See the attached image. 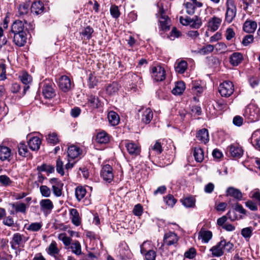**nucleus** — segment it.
<instances>
[{
  "label": "nucleus",
  "mask_w": 260,
  "mask_h": 260,
  "mask_svg": "<svg viewBox=\"0 0 260 260\" xmlns=\"http://www.w3.org/2000/svg\"><path fill=\"white\" fill-rule=\"evenodd\" d=\"M243 115L249 122L257 121L260 119V109L255 105L250 104L245 108Z\"/></svg>",
  "instance_id": "f257e3e1"
},
{
  "label": "nucleus",
  "mask_w": 260,
  "mask_h": 260,
  "mask_svg": "<svg viewBox=\"0 0 260 260\" xmlns=\"http://www.w3.org/2000/svg\"><path fill=\"white\" fill-rule=\"evenodd\" d=\"M225 7V21L230 23L235 19L237 15V9L234 0H226Z\"/></svg>",
  "instance_id": "f03ea898"
},
{
  "label": "nucleus",
  "mask_w": 260,
  "mask_h": 260,
  "mask_svg": "<svg viewBox=\"0 0 260 260\" xmlns=\"http://www.w3.org/2000/svg\"><path fill=\"white\" fill-rule=\"evenodd\" d=\"M150 73L152 77L156 81H162L166 78V71L165 69L159 66H152L150 68Z\"/></svg>",
  "instance_id": "7ed1b4c3"
},
{
  "label": "nucleus",
  "mask_w": 260,
  "mask_h": 260,
  "mask_svg": "<svg viewBox=\"0 0 260 260\" xmlns=\"http://www.w3.org/2000/svg\"><path fill=\"white\" fill-rule=\"evenodd\" d=\"M218 91L222 96H230L234 91V86L233 82L230 81H224L220 84Z\"/></svg>",
  "instance_id": "20e7f679"
},
{
  "label": "nucleus",
  "mask_w": 260,
  "mask_h": 260,
  "mask_svg": "<svg viewBox=\"0 0 260 260\" xmlns=\"http://www.w3.org/2000/svg\"><path fill=\"white\" fill-rule=\"evenodd\" d=\"M27 240V239L20 233H15L10 242L11 247L12 249L16 250L19 247H23Z\"/></svg>",
  "instance_id": "39448f33"
},
{
  "label": "nucleus",
  "mask_w": 260,
  "mask_h": 260,
  "mask_svg": "<svg viewBox=\"0 0 260 260\" xmlns=\"http://www.w3.org/2000/svg\"><path fill=\"white\" fill-rule=\"evenodd\" d=\"M42 84L43 85L42 93L46 99H51L55 96L53 83L49 80H45Z\"/></svg>",
  "instance_id": "423d86ee"
},
{
  "label": "nucleus",
  "mask_w": 260,
  "mask_h": 260,
  "mask_svg": "<svg viewBox=\"0 0 260 260\" xmlns=\"http://www.w3.org/2000/svg\"><path fill=\"white\" fill-rule=\"evenodd\" d=\"M101 176L105 181L110 182L114 178V174L112 167L108 165H104L101 171Z\"/></svg>",
  "instance_id": "0eeeda50"
},
{
  "label": "nucleus",
  "mask_w": 260,
  "mask_h": 260,
  "mask_svg": "<svg viewBox=\"0 0 260 260\" xmlns=\"http://www.w3.org/2000/svg\"><path fill=\"white\" fill-rule=\"evenodd\" d=\"M125 146L128 153L133 156H137L141 152V147L138 144L129 141H126Z\"/></svg>",
  "instance_id": "6e6552de"
},
{
  "label": "nucleus",
  "mask_w": 260,
  "mask_h": 260,
  "mask_svg": "<svg viewBox=\"0 0 260 260\" xmlns=\"http://www.w3.org/2000/svg\"><path fill=\"white\" fill-rule=\"evenodd\" d=\"M46 251L48 254L54 257L55 260H61L60 257L58 256L60 250L57 247V244L55 241H52L46 249Z\"/></svg>",
  "instance_id": "1a4fd4ad"
},
{
  "label": "nucleus",
  "mask_w": 260,
  "mask_h": 260,
  "mask_svg": "<svg viewBox=\"0 0 260 260\" xmlns=\"http://www.w3.org/2000/svg\"><path fill=\"white\" fill-rule=\"evenodd\" d=\"M58 86L63 92L69 91L72 87L70 79L65 75L61 76L59 79Z\"/></svg>",
  "instance_id": "9d476101"
},
{
  "label": "nucleus",
  "mask_w": 260,
  "mask_h": 260,
  "mask_svg": "<svg viewBox=\"0 0 260 260\" xmlns=\"http://www.w3.org/2000/svg\"><path fill=\"white\" fill-rule=\"evenodd\" d=\"M159 13L160 15L159 18L160 27L162 30L166 31L169 29L170 19L168 17L165 15L162 8L160 9Z\"/></svg>",
  "instance_id": "9b49d317"
},
{
  "label": "nucleus",
  "mask_w": 260,
  "mask_h": 260,
  "mask_svg": "<svg viewBox=\"0 0 260 260\" xmlns=\"http://www.w3.org/2000/svg\"><path fill=\"white\" fill-rule=\"evenodd\" d=\"M27 23V20L25 18L24 21L20 20H15L11 25V31L13 34L25 32L24 24Z\"/></svg>",
  "instance_id": "f8f14e48"
},
{
  "label": "nucleus",
  "mask_w": 260,
  "mask_h": 260,
  "mask_svg": "<svg viewBox=\"0 0 260 260\" xmlns=\"http://www.w3.org/2000/svg\"><path fill=\"white\" fill-rule=\"evenodd\" d=\"M13 42L19 47L23 46L26 42L27 37L25 32L13 34Z\"/></svg>",
  "instance_id": "ddd939ff"
},
{
  "label": "nucleus",
  "mask_w": 260,
  "mask_h": 260,
  "mask_svg": "<svg viewBox=\"0 0 260 260\" xmlns=\"http://www.w3.org/2000/svg\"><path fill=\"white\" fill-rule=\"evenodd\" d=\"M146 242H143L141 245V253L144 255L145 260H155L156 252L153 250H147L145 247Z\"/></svg>",
  "instance_id": "4468645a"
},
{
  "label": "nucleus",
  "mask_w": 260,
  "mask_h": 260,
  "mask_svg": "<svg viewBox=\"0 0 260 260\" xmlns=\"http://www.w3.org/2000/svg\"><path fill=\"white\" fill-rule=\"evenodd\" d=\"M30 4L28 2L23 3L18 7L17 16L19 17H27L29 12Z\"/></svg>",
  "instance_id": "2eb2a0df"
},
{
  "label": "nucleus",
  "mask_w": 260,
  "mask_h": 260,
  "mask_svg": "<svg viewBox=\"0 0 260 260\" xmlns=\"http://www.w3.org/2000/svg\"><path fill=\"white\" fill-rule=\"evenodd\" d=\"M257 26V23L255 21L247 19L243 24V30L246 33L252 34L255 31Z\"/></svg>",
  "instance_id": "dca6fc26"
},
{
  "label": "nucleus",
  "mask_w": 260,
  "mask_h": 260,
  "mask_svg": "<svg viewBox=\"0 0 260 260\" xmlns=\"http://www.w3.org/2000/svg\"><path fill=\"white\" fill-rule=\"evenodd\" d=\"M178 237L173 232L166 233L164 237V244L168 246H171L176 243L178 241Z\"/></svg>",
  "instance_id": "f3484780"
},
{
  "label": "nucleus",
  "mask_w": 260,
  "mask_h": 260,
  "mask_svg": "<svg viewBox=\"0 0 260 260\" xmlns=\"http://www.w3.org/2000/svg\"><path fill=\"white\" fill-rule=\"evenodd\" d=\"M229 152L231 155L233 157H241L243 153L242 147L237 144L231 145L229 147Z\"/></svg>",
  "instance_id": "a211bd4d"
},
{
  "label": "nucleus",
  "mask_w": 260,
  "mask_h": 260,
  "mask_svg": "<svg viewBox=\"0 0 260 260\" xmlns=\"http://www.w3.org/2000/svg\"><path fill=\"white\" fill-rule=\"evenodd\" d=\"M226 193V196L233 197L237 201L242 200V193L238 189L235 188L233 187H229L227 188Z\"/></svg>",
  "instance_id": "6ab92c4d"
},
{
  "label": "nucleus",
  "mask_w": 260,
  "mask_h": 260,
  "mask_svg": "<svg viewBox=\"0 0 260 260\" xmlns=\"http://www.w3.org/2000/svg\"><path fill=\"white\" fill-rule=\"evenodd\" d=\"M222 19L218 17L213 16L208 21V27L212 31H215L219 27Z\"/></svg>",
  "instance_id": "aec40b11"
},
{
  "label": "nucleus",
  "mask_w": 260,
  "mask_h": 260,
  "mask_svg": "<svg viewBox=\"0 0 260 260\" xmlns=\"http://www.w3.org/2000/svg\"><path fill=\"white\" fill-rule=\"evenodd\" d=\"M243 60V54L240 52H234L230 57V62L233 66H237Z\"/></svg>",
  "instance_id": "412c9836"
},
{
  "label": "nucleus",
  "mask_w": 260,
  "mask_h": 260,
  "mask_svg": "<svg viewBox=\"0 0 260 260\" xmlns=\"http://www.w3.org/2000/svg\"><path fill=\"white\" fill-rule=\"evenodd\" d=\"M67 250H70L72 252L77 256L82 254L81 245L78 240L73 241L70 247H67Z\"/></svg>",
  "instance_id": "4be33fe9"
},
{
  "label": "nucleus",
  "mask_w": 260,
  "mask_h": 260,
  "mask_svg": "<svg viewBox=\"0 0 260 260\" xmlns=\"http://www.w3.org/2000/svg\"><path fill=\"white\" fill-rule=\"evenodd\" d=\"M210 251L211 252L213 257H220L223 255L224 251L222 247V243H220V241L218 242L210 248Z\"/></svg>",
  "instance_id": "5701e85b"
},
{
  "label": "nucleus",
  "mask_w": 260,
  "mask_h": 260,
  "mask_svg": "<svg viewBox=\"0 0 260 260\" xmlns=\"http://www.w3.org/2000/svg\"><path fill=\"white\" fill-rule=\"evenodd\" d=\"M44 10V4L40 1L34 2L30 8V12L36 15L41 14Z\"/></svg>",
  "instance_id": "b1692460"
},
{
  "label": "nucleus",
  "mask_w": 260,
  "mask_h": 260,
  "mask_svg": "<svg viewBox=\"0 0 260 260\" xmlns=\"http://www.w3.org/2000/svg\"><path fill=\"white\" fill-rule=\"evenodd\" d=\"M87 104L91 109H97L101 106L99 98L92 95L88 97Z\"/></svg>",
  "instance_id": "393cba45"
},
{
  "label": "nucleus",
  "mask_w": 260,
  "mask_h": 260,
  "mask_svg": "<svg viewBox=\"0 0 260 260\" xmlns=\"http://www.w3.org/2000/svg\"><path fill=\"white\" fill-rule=\"evenodd\" d=\"M41 144V139L38 137L31 138L28 142L29 148L32 151H37L40 147Z\"/></svg>",
  "instance_id": "a878e982"
},
{
  "label": "nucleus",
  "mask_w": 260,
  "mask_h": 260,
  "mask_svg": "<svg viewBox=\"0 0 260 260\" xmlns=\"http://www.w3.org/2000/svg\"><path fill=\"white\" fill-rule=\"evenodd\" d=\"M107 117L108 121L111 125L116 126L119 124L120 118L116 112L111 111L108 113Z\"/></svg>",
  "instance_id": "bb28decb"
},
{
  "label": "nucleus",
  "mask_w": 260,
  "mask_h": 260,
  "mask_svg": "<svg viewBox=\"0 0 260 260\" xmlns=\"http://www.w3.org/2000/svg\"><path fill=\"white\" fill-rule=\"evenodd\" d=\"M70 214L72 222L76 226H79L81 224V218L77 210L74 208L71 209Z\"/></svg>",
  "instance_id": "cd10ccee"
},
{
  "label": "nucleus",
  "mask_w": 260,
  "mask_h": 260,
  "mask_svg": "<svg viewBox=\"0 0 260 260\" xmlns=\"http://www.w3.org/2000/svg\"><path fill=\"white\" fill-rule=\"evenodd\" d=\"M94 32L93 28L89 25L83 28L80 32V35L82 36V39L84 40H90Z\"/></svg>",
  "instance_id": "c85d7f7f"
},
{
  "label": "nucleus",
  "mask_w": 260,
  "mask_h": 260,
  "mask_svg": "<svg viewBox=\"0 0 260 260\" xmlns=\"http://www.w3.org/2000/svg\"><path fill=\"white\" fill-rule=\"evenodd\" d=\"M251 142L256 149L260 150V129L253 132L251 137Z\"/></svg>",
  "instance_id": "c756f323"
},
{
  "label": "nucleus",
  "mask_w": 260,
  "mask_h": 260,
  "mask_svg": "<svg viewBox=\"0 0 260 260\" xmlns=\"http://www.w3.org/2000/svg\"><path fill=\"white\" fill-rule=\"evenodd\" d=\"M196 137L198 140L206 144L209 140L208 130L206 128L200 129L197 132Z\"/></svg>",
  "instance_id": "7c9ffc66"
},
{
  "label": "nucleus",
  "mask_w": 260,
  "mask_h": 260,
  "mask_svg": "<svg viewBox=\"0 0 260 260\" xmlns=\"http://www.w3.org/2000/svg\"><path fill=\"white\" fill-rule=\"evenodd\" d=\"M41 209L44 212H50L53 208L52 202L49 199H43L40 202Z\"/></svg>",
  "instance_id": "2f4dec72"
},
{
  "label": "nucleus",
  "mask_w": 260,
  "mask_h": 260,
  "mask_svg": "<svg viewBox=\"0 0 260 260\" xmlns=\"http://www.w3.org/2000/svg\"><path fill=\"white\" fill-rule=\"evenodd\" d=\"M212 237V233L210 231H206L202 229L199 233V239H202L205 243H208Z\"/></svg>",
  "instance_id": "473e14b6"
},
{
  "label": "nucleus",
  "mask_w": 260,
  "mask_h": 260,
  "mask_svg": "<svg viewBox=\"0 0 260 260\" xmlns=\"http://www.w3.org/2000/svg\"><path fill=\"white\" fill-rule=\"evenodd\" d=\"M11 149L6 146H0V159L4 161L9 160L11 156Z\"/></svg>",
  "instance_id": "72a5a7b5"
},
{
  "label": "nucleus",
  "mask_w": 260,
  "mask_h": 260,
  "mask_svg": "<svg viewBox=\"0 0 260 260\" xmlns=\"http://www.w3.org/2000/svg\"><path fill=\"white\" fill-rule=\"evenodd\" d=\"M81 153V150L80 148L76 146L72 145L68 148V156L72 159L77 157Z\"/></svg>",
  "instance_id": "f704fd0d"
},
{
  "label": "nucleus",
  "mask_w": 260,
  "mask_h": 260,
  "mask_svg": "<svg viewBox=\"0 0 260 260\" xmlns=\"http://www.w3.org/2000/svg\"><path fill=\"white\" fill-rule=\"evenodd\" d=\"M96 140L99 143L107 144L110 141V136L106 132L102 131L97 134Z\"/></svg>",
  "instance_id": "c9c22d12"
},
{
  "label": "nucleus",
  "mask_w": 260,
  "mask_h": 260,
  "mask_svg": "<svg viewBox=\"0 0 260 260\" xmlns=\"http://www.w3.org/2000/svg\"><path fill=\"white\" fill-rule=\"evenodd\" d=\"M185 89V83L183 81H178L176 83L175 87L172 89V93L175 95L182 94Z\"/></svg>",
  "instance_id": "e433bc0d"
},
{
  "label": "nucleus",
  "mask_w": 260,
  "mask_h": 260,
  "mask_svg": "<svg viewBox=\"0 0 260 260\" xmlns=\"http://www.w3.org/2000/svg\"><path fill=\"white\" fill-rule=\"evenodd\" d=\"M153 118V113L150 108H147L142 116V121L145 123L148 124L150 122Z\"/></svg>",
  "instance_id": "4c0bfd02"
},
{
  "label": "nucleus",
  "mask_w": 260,
  "mask_h": 260,
  "mask_svg": "<svg viewBox=\"0 0 260 260\" xmlns=\"http://www.w3.org/2000/svg\"><path fill=\"white\" fill-rule=\"evenodd\" d=\"M162 147L161 143L159 140L155 141L154 145L151 146L149 150V154H150L153 152L157 154H159L162 152Z\"/></svg>",
  "instance_id": "58836bf2"
},
{
  "label": "nucleus",
  "mask_w": 260,
  "mask_h": 260,
  "mask_svg": "<svg viewBox=\"0 0 260 260\" xmlns=\"http://www.w3.org/2000/svg\"><path fill=\"white\" fill-rule=\"evenodd\" d=\"M182 204L187 208L195 207L196 199L193 197H187L181 200Z\"/></svg>",
  "instance_id": "ea45409f"
},
{
  "label": "nucleus",
  "mask_w": 260,
  "mask_h": 260,
  "mask_svg": "<svg viewBox=\"0 0 260 260\" xmlns=\"http://www.w3.org/2000/svg\"><path fill=\"white\" fill-rule=\"evenodd\" d=\"M193 156L197 162H202L204 158L203 150L200 147H195L193 151Z\"/></svg>",
  "instance_id": "a19ab883"
},
{
  "label": "nucleus",
  "mask_w": 260,
  "mask_h": 260,
  "mask_svg": "<svg viewBox=\"0 0 260 260\" xmlns=\"http://www.w3.org/2000/svg\"><path fill=\"white\" fill-rule=\"evenodd\" d=\"M187 67L186 61L181 60L176 62L175 66V69L176 72L179 74H183L186 71Z\"/></svg>",
  "instance_id": "79ce46f5"
},
{
  "label": "nucleus",
  "mask_w": 260,
  "mask_h": 260,
  "mask_svg": "<svg viewBox=\"0 0 260 260\" xmlns=\"http://www.w3.org/2000/svg\"><path fill=\"white\" fill-rule=\"evenodd\" d=\"M58 238L59 240L61 241L67 249V247H70L72 243V239L69 237H67L65 233L59 234Z\"/></svg>",
  "instance_id": "37998d69"
},
{
  "label": "nucleus",
  "mask_w": 260,
  "mask_h": 260,
  "mask_svg": "<svg viewBox=\"0 0 260 260\" xmlns=\"http://www.w3.org/2000/svg\"><path fill=\"white\" fill-rule=\"evenodd\" d=\"M12 207L15 209L16 212H21L25 213L26 211V206L23 203L16 202L12 205Z\"/></svg>",
  "instance_id": "c03bdc74"
},
{
  "label": "nucleus",
  "mask_w": 260,
  "mask_h": 260,
  "mask_svg": "<svg viewBox=\"0 0 260 260\" xmlns=\"http://www.w3.org/2000/svg\"><path fill=\"white\" fill-rule=\"evenodd\" d=\"M86 193V190L84 187L79 186L76 188L75 196L78 201H80L85 197Z\"/></svg>",
  "instance_id": "a18cd8bd"
},
{
  "label": "nucleus",
  "mask_w": 260,
  "mask_h": 260,
  "mask_svg": "<svg viewBox=\"0 0 260 260\" xmlns=\"http://www.w3.org/2000/svg\"><path fill=\"white\" fill-rule=\"evenodd\" d=\"M46 140L48 143L53 145L59 142V139L56 133H50L46 137Z\"/></svg>",
  "instance_id": "49530a36"
},
{
  "label": "nucleus",
  "mask_w": 260,
  "mask_h": 260,
  "mask_svg": "<svg viewBox=\"0 0 260 260\" xmlns=\"http://www.w3.org/2000/svg\"><path fill=\"white\" fill-rule=\"evenodd\" d=\"M202 24V21L201 19L198 16H195L192 18H191L189 25L192 28L198 29L201 27Z\"/></svg>",
  "instance_id": "de8ad7c7"
},
{
  "label": "nucleus",
  "mask_w": 260,
  "mask_h": 260,
  "mask_svg": "<svg viewBox=\"0 0 260 260\" xmlns=\"http://www.w3.org/2000/svg\"><path fill=\"white\" fill-rule=\"evenodd\" d=\"M119 88V84L117 82H113L109 84L106 88V91L110 95L115 93Z\"/></svg>",
  "instance_id": "09e8293b"
},
{
  "label": "nucleus",
  "mask_w": 260,
  "mask_h": 260,
  "mask_svg": "<svg viewBox=\"0 0 260 260\" xmlns=\"http://www.w3.org/2000/svg\"><path fill=\"white\" fill-rule=\"evenodd\" d=\"M164 202L169 207L172 208L177 202L172 194H169L164 197Z\"/></svg>",
  "instance_id": "8fccbe9b"
},
{
  "label": "nucleus",
  "mask_w": 260,
  "mask_h": 260,
  "mask_svg": "<svg viewBox=\"0 0 260 260\" xmlns=\"http://www.w3.org/2000/svg\"><path fill=\"white\" fill-rule=\"evenodd\" d=\"M18 154L23 157H27L29 155L26 145L24 143H20L18 146Z\"/></svg>",
  "instance_id": "3c124183"
},
{
  "label": "nucleus",
  "mask_w": 260,
  "mask_h": 260,
  "mask_svg": "<svg viewBox=\"0 0 260 260\" xmlns=\"http://www.w3.org/2000/svg\"><path fill=\"white\" fill-rule=\"evenodd\" d=\"M19 78L21 82L25 85L29 84L32 81V77L26 72L22 73Z\"/></svg>",
  "instance_id": "603ef678"
},
{
  "label": "nucleus",
  "mask_w": 260,
  "mask_h": 260,
  "mask_svg": "<svg viewBox=\"0 0 260 260\" xmlns=\"http://www.w3.org/2000/svg\"><path fill=\"white\" fill-rule=\"evenodd\" d=\"M120 260H131L133 257V254L128 249L121 250L120 253Z\"/></svg>",
  "instance_id": "864d4df0"
},
{
  "label": "nucleus",
  "mask_w": 260,
  "mask_h": 260,
  "mask_svg": "<svg viewBox=\"0 0 260 260\" xmlns=\"http://www.w3.org/2000/svg\"><path fill=\"white\" fill-rule=\"evenodd\" d=\"M220 243H222L223 251L225 250L228 252H230L233 249L234 245L230 241L227 242L225 239H222L220 241Z\"/></svg>",
  "instance_id": "5fc2aeb1"
},
{
  "label": "nucleus",
  "mask_w": 260,
  "mask_h": 260,
  "mask_svg": "<svg viewBox=\"0 0 260 260\" xmlns=\"http://www.w3.org/2000/svg\"><path fill=\"white\" fill-rule=\"evenodd\" d=\"M56 170L57 172L60 174L61 176H63L64 174L63 169V162L60 159V157H58L56 161Z\"/></svg>",
  "instance_id": "6e6d98bb"
},
{
  "label": "nucleus",
  "mask_w": 260,
  "mask_h": 260,
  "mask_svg": "<svg viewBox=\"0 0 260 260\" xmlns=\"http://www.w3.org/2000/svg\"><path fill=\"white\" fill-rule=\"evenodd\" d=\"M98 81L93 73H90L88 76V84L89 88H92L96 86L98 84Z\"/></svg>",
  "instance_id": "4d7b16f0"
},
{
  "label": "nucleus",
  "mask_w": 260,
  "mask_h": 260,
  "mask_svg": "<svg viewBox=\"0 0 260 260\" xmlns=\"http://www.w3.org/2000/svg\"><path fill=\"white\" fill-rule=\"evenodd\" d=\"M253 228L251 226L243 228L241 234L245 239H249L252 234Z\"/></svg>",
  "instance_id": "13d9d810"
},
{
  "label": "nucleus",
  "mask_w": 260,
  "mask_h": 260,
  "mask_svg": "<svg viewBox=\"0 0 260 260\" xmlns=\"http://www.w3.org/2000/svg\"><path fill=\"white\" fill-rule=\"evenodd\" d=\"M41 195L45 198L49 197L51 194L50 188L46 185H41L40 187Z\"/></svg>",
  "instance_id": "bf43d9fd"
},
{
  "label": "nucleus",
  "mask_w": 260,
  "mask_h": 260,
  "mask_svg": "<svg viewBox=\"0 0 260 260\" xmlns=\"http://www.w3.org/2000/svg\"><path fill=\"white\" fill-rule=\"evenodd\" d=\"M0 80H4L6 79V64H5V61L3 59H0Z\"/></svg>",
  "instance_id": "052dcab7"
},
{
  "label": "nucleus",
  "mask_w": 260,
  "mask_h": 260,
  "mask_svg": "<svg viewBox=\"0 0 260 260\" xmlns=\"http://www.w3.org/2000/svg\"><path fill=\"white\" fill-rule=\"evenodd\" d=\"M184 5L186 9V13L190 15H192L195 12L196 9L193 4L191 3V2L190 1L187 2L185 3Z\"/></svg>",
  "instance_id": "680f3d73"
},
{
  "label": "nucleus",
  "mask_w": 260,
  "mask_h": 260,
  "mask_svg": "<svg viewBox=\"0 0 260 260\" xmlns=\"http://www.w3.org/2000/svg\"><path fill=\"white\" fill-rule=\"evenodd\" d=\"M110 14L114 18H118L120 14L118 7L115 5L111 6L110 8Z\"/></svg>",
  "instance_id": "e2e57ef3"
},
{
  "label": "nucleus",
  "mask_w": 260,
  "mask_h": 260,
  "mask_svg": "<svg viewBox=\"0 0 260 260\" xmlns=\"http://www.w3.org/2000/svg\"><path fill=\"white\" fill-rule=\"evenodd\" d=\"M42 226V224L41 222H34L29 224L27 230L32 232H37L41 229Z\"/></svg>",
  "instance_id": "0e129e2a"
},
{
  "label": "nucleus",
  "mask_w": 260,
  "mask_h": 260,
  "mask_svg": "<svg viewBox=\"0 0 260 260\" xmlns=\"http://www.w3.org/2000/svg\"><path fill=\"white\" fill-rule=\"evenodd\" d=\"M254 40L253 36L252 35H247L243 39L242 44L244 46H247L252 43Z\"/></svg>",
  "instance_id": "69168bd1"
},
{
  "label": "nucleus",
  "mask_w": 260,
  "mask_h": 260,
  "mask_svg": "<svg viewBox=\"0 0 260 260\" xmlns=\"http://www.w3.org/2000/svg\"><path fill=\"white\" fill-rule=\"evenodd\" d=\"M54 195L56 197H60L62 194L63 186L51 187Z\"/></svg>",
  "instance_id": "338daca9"
},
{
  "label": "nucleus",
  "mask_w": 260,
  "mask_h": 260,
  "mask_svg": "<svg viewBox=\"0 0 260 260\" xmlns=\"http://www.w3.org/2000/svg\"><path fill=\"white\" fill-rule=\"evenodd\" d=\"M133 212L134 214L136 216H141L143 213L142 206L140 204H138L136 205H135L133 209Z\"/></svg>",
  "instance_id": "774afa93"
}]
</instances>
